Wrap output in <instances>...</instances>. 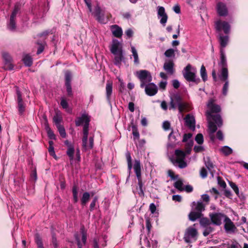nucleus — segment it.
<instances>
[{
  "label": "nucleus",
  "instance_id": "nucleus-1",
  "mask_svg": "<svg viewBox=\"0 0 248 248\" xmlns=\"http://www.w3.org/2000/svg\"><path fill=\"white\" fill-rule=\"evenodd\" d=\"M90 121V117L86 114H83L81 117H78L75 121L76 126H79L84 124L83 129L82 147L85 150H90L93 146V136H90L88 140V128L89 122Z\"/></svg>",
  "mask_w": 248,
  "mask_h": 248
},
{
  "label": "nucleus",
  "instance_id": "nucleus-2",
  "mask_svg": "<svg viewBox=\"0 0 248 248\" xmlns=\"http://www.w3.org/2000/svg\"><path fill=\"white\" fill-rule=\"evenodd\" d=\"M218 66L220 68L219 78L221 81L225 82L222 88V93L226 95L227 94L229 88V73L227 60L222 50L220 52V60L218 63Z\"/></svg>",
  "mask_w": 248,
  "mask_h": 248
},
{
  "label": "nucleus",
  "instance_id": "nucleus-3",
  "mask_svg": "<svg viewBox=\"0 0 248 248\" xmlns=\"http://www.w3.org/2000/svg\"><path fill=\"white\" fill-rule=\"evenodd\" d=\"M208 110L206 112V115L207 119H212L218 127H221L223 124L222 120L219 114L213 115L214 113H218L220 111L221 108L219 105L215 103V100L210 99L207 105Z\"/></svg>",
  "mask_w": 248,
  "mask_h": 248
},
{
  "label": "nucleus",
  "instance_id": "nucleus-4",
  "mask_svg": "<svg viewBox=\"0 0 248 248\" xmlns=\"http://www.w3.org/2000/svg\"><path fill=\"white\" fill-rule=\"evenodd\" d=\"M178 108L180 113L190 111L192 109L191 104L186 101H184L182 97L178 94L174 95L171 98L170 102V109Z\"/></svg>",
  "mask_w": 248,
  "mask_h": 248
},
{
  "label": "nucleus",
  "instance_id": "nucleus-5",
  "mask_svg": "<svg viewBox=\"0 0 248 248\" xmlns=\"http://www.w3.org/2000/svg\"><path fill=\"white\" fill-rule=\"evenodd\" d=\"M192 145L191 143L189 144V148L187 149L185 152L181 150L175 151V156L171 159V161L175 166H178L181 169L185 168L187 166L185 157L186 155L190 154Z\"/></svg>",
  "mask_w": 248,
  "mask_h": 248
},
{
  "label": "nucleus",
  "instance_id": "nucleus-6",
  "mask_svg": "<svg viewBox=\"0 0 248 248\" xmlns=\"http://www.w3.org/2000/svg\"><path fill=\"white\" fill-rule=\"evenodd\" d=\"M215 29L217 32L221 33L223 31L225 34H228L231 32V27L230 23L223 19H218L214 22Z\"/></svg>",
  "mask_w": 248,
  "mask_h": 248
},
{
  "label": "nucleus",
  "instance_id": "nucleus-7",
  "mask_svg": "<svg viewBox=\"0 0 248 248\" xmlns=\"http://www.w3.org/2000/svg\"><path fill=\"white\" fill-rule=\"evenodd\" d=\"M135 76L140 81V87L143 88L152 80L150 72L146 70H140L135 73Z\"/></svg>",
  "mask_w": 248,
  "mask_h": 248
},
{
  "label": "nucleus",
  "instance_id": "nucleus-8",
  "mask_svg": "<svg viewBox=\"0 0 248 248\" xmlns=\"http://www.w3.org/2000/svg\"><path fill=\"white\" fill-rule=\"evenodd\" d=\"M184 77L188 81H192L198 83L200 81L199 78H197L196 74L197 73L196 69L192 67L190 64H188L185 68Z\"/></svg>",
  "mask_w": 248,
  "mask_h": 248
},
{
  "label": "nucleus",
  "instance_id": "nucleus-9",
  "mask_svg": "<svg viewBox=\"0 0 248 248\" xmlns=\"http://www.w3.org/2000/svg\"><path fill=\"white\" fill-rule=\"evenodd\" d=\"M198 232L197 229L190 226L187 228L185 232L184 239L186 243H191L192 241L197 239Z\"/></svg>",
  "mask_w": 248,
  "mask_h": 248
},
{
  "label": "nucleus",
  "instance_id": "nucleus-10",
  "mask_svg": "<svg viewBox=\"0 0 248 248\" xmlns=\"http://www.w3.org/2000/svg\"><path fill=\"white\" fill-rule=\"evenodd\" d=\"M133 169L134 170L135 172L138 179V185L140 187V189L142 190V182L141 173V165L140 162L139 160H135L134 164L133 166Z\"/></svg>",
  "mask_w": 248,
  "mask_h": 248
},
{
  "label": "nucleus",
  "instance_id": "nucleus-11",
  "mask_svg": "<svg viewBox=\"0 0 248 248\" xmlns=\"http://www.w3.org/2000/svg\"><path fill=\"white\" fill-rule=\"evenodd\" d=\"M75 236L78 248H82V246L85 245L87 239L86 233L83 229H81V231L79 233L75 234Z\"/></svg>",
  "mask_w": 248,
  "mask_h": 248
},
{
  "label": "nucleus",
  "instance_id": "nucleus-12",
  "mask_svg": "<svg viewBox=\"0 0 248 248\" xmlns=\"http://www.w3.org/2000/svg\"><path fill=\"white\" fill-rule=\"evenodd\" d=\"M208 120V128L209 136L212 140H214L215 137L214 136L215 132L217 130V126L218 125L217 124L213 121L212 119H207Z\"/></svg>",
  "mask_w": 248,
  "mask_h": 248
},
{
  "label": "nucleus",
  "instance_id": "nucleus-13",
  "mask_svg": "<svg viewBox=\"0 0 248 248\" xmlns=\"http://www.w3.org/2000/svg\"><path fill=\"white\" fill-rule=\"evenodd\" d=\"M224 228L227 232H234L236 227L232 220L227 217L224 218Z\"/></svg>",
  "mask_w": 248,
  "mask_h": 248
},
{
  "label": "nucleus",
  "instance_id": "nucleus-14",
  "mask_svg": "<svg viewBox=\"0 0 248 248\" xmlns=\"http://www.w3.org/2000/svg\"><path fill=\"white\" fill-rule=\"evenodd\" d=\"M185 125L191 130L195 128V120L194 117L190 114H187L184 118Z\"/></svg>",
  "mask_w": 248,
  "mask_h": 248
},
{
  "label": "nucleus",
  "instance_id": "nucleus-15",
  "mask_svg": "<svg viewBox=\"0 0 248 248\" xmlns=\"http://www.w3.org/2000/svg\"><path fill=\"white\" fill-rule=\"evenodd\" d=\"M146 93L149 96H153L157 93V86L153 83H148L145 86Z\"/></svg>",
  "mask_w": 248,
  "mask_h": 248
},
{
  "label": "nucleus",
  "instance_id": "nucleus-16",
  "mask_svg": "<svg viewBox=\"0 0 248 248\" xmlns=\"http://www.w3.org/2000/svg\"><path fill=\"white\" fill-rule=\"evenodd\" d=\"M225 217L226 216L221 213H215L210 215L212 222L217 225L221 224L222 219L225 218Z\"/></svg>",
  "mask_w": 248,
  "mask_h": 248
},
{
  "label": "nucleus",
  "instance_id": "nucleus-17",
  "mask_svg": "<svg viewBox=\"0 0 248 248\" xmlns=\"http://www.w3.org/2000/svg\"><path fill=\"white\" fill-rule=\"evenodd\" d=\"M174 63L171 60H168L165 62L163 66L164 69L170 75H172L174 72Z\"/></svg>",
  "mask_w": 248,
  "mask_h": 248
},
{
  "label": "nucleus",
  "instance_id": "nucleus-18",
  "mask_svg": "<svg viewBox=\"0 0 248 248\" xmlns=\"http://www.w3.org/2000/svg\"><path fill=\"white\" fill-rule=\"evenodd\" d=\"M2 57L4 61L5 65L4 68L5 69L11 70L13 68V65L11 63L12 59L8 53L3 52L2 53Z\"/></svg>",
  "mask_w": 248,
  "mask_h": 248
},
{
  "label": "nucleus",
  "instance_id": "nucleus-19",
  "mask_svg": "<svg viewBox=\"0 0 248 248\" xmlns=\"http://www.w3.org/2000/svg\"><path fill=\"white\" fill-rule=\"evenodd\" d=\"M110 50L112 54L123 52L122 47L120 43L117 40H113Z\"/></svg>",
  "mask_w": 248,
  "mask_h": 248
},
{
  "label": "nucleus",
  "instance_id": "nucleus-20",
  "mask_svg": "<svg viewBox=\"0 0 248 248\" xmlns=\"http://www.w3.org/2000/svg\"><path fill=\"white\" fill-rule=\"evenodd\" d=\"M110 30L114 36L120 38L123 35L122 28L117 25H113L110 27Z\"/></svg>",
  "mask_w": 248,
  "mask_h": 248
},
{
  "label": "nucleus",
  "instance_id": "nucleus-21",
  "mask_svg": "<svg viewBox=\"0 0 248 248\" xmlns=\"http://www.w3.org/2000/svg\"><path fill=\"white\" fill-rule=\"evenodd\" d=\"M218 39L220 46L221 47V48L220 50V52H221V50H222L223 51H224L223 48L227 46L229 42V36L228 35H224L221 33H219ZM224 53L225 54V53Z\"/></svg>",
  "mask_w": 248,
  "mask_h": 248
},
{
  "label": "nucleus",
  "instance_id": "nucleus-22",
  "mask_svg": "<svg viewBox=\"0 0 248 248\" xmlns=\"http://www.w3.org/2000/svg\"><path fill=\"white\" fill-rule=\"evenodd\" d=\"M217 9L219 16H226L227 15V8L224 3L218 2L217 4Z\"/></svg>",
  "mask_w": 248,
  "mask_h": 248
},
{
  "label": "nucleus",
  "instance_id": "nucleus-23",
  "mask_svg": "<svg viewBox=\"0 0 248 248\" xmlns=\"http://www.w3.org/2000/svg\"><path fill=\"white\" fill-rule=\"evenodd\" d=\"M17 95L18 109L20 114L23 113L25 110V105L22 100L21 94L19 91H16Z\"/></svg>",
  "mask_w": 248,
  "mask_h": 248
},
{
  "label": "nucleus",
  "instance_id": "nucleus-24",
  "mask_svg": "<svg viewBox=\"0 0 248 248\" xmlns=\"http://www.w3.org/2000/svg\"><path fill=\"white\" fill-rule=\"evenodd\" d=\"M112 81L110 80L107 81L106 86V92L107 100L109 101L110 100L111 96L112 93Z\"/></svg>",
  "mask_w": 248,
  "mask_h": 248
},
{
  "label": "nucleus",
  "instance_id": "nucleus-25",
  "mask_svg": "<svg viewBox=\"0 0 248 248\" xmlns=\"http://www.w3.org/2000/svg\"><path fill=\"white\" fill-rule=\"evenodd\" d=\"M115 55L114 57V64L116 65L120 66L121 64V62L124 59V56L122 52L117 53L116 54H113Z\"/></svg>",
  "mask_w": 248,
  "mask_h": 248
},
{
  "label": "nucleus",
  "instance_id": "nucleus-26",
  "mask_svg": "<svg viewBox=\"0 0 248 248\" xmlns=\"http://www.w3.org/2000/svg\"><path fill=\"white\" fill-rule=\"evenodd\" d=\"M173 186L179 191H184V185L183 181L181 179H178L173 184Z\"/></svg>",
  "mask_w": 248,
  "mask_h": 248
},
{
  "label": "nucleus",
  "instance_id": "nucleus-27",
  "mask_svg": "<svg viewBox=\"0 0 248 248\" xmlns=\"http://www.w3.org/2000/svg\"><path fill=\"white\" fill-rule=\"evenodd\" d=\"M220 152L224 155L228 156L230 155L232 153V149L227 146H223L220 149Z\"/></svg>",
  "mask_w": 248,
  "mask_h": 248
},
{
  "label": "nucleus",
  "instance_id": "nucleus-28",
  "mask_svg": "<svg viewBox=\"0 0 248 248\" xmlns=\"http://www.w3.org/2000/svg\"><path fill=\"white\" fill-rule=\"evenodd\" d=\"M90 198V195L89 193L86 192L83 194L82 197L81 199V204L82 205H85Z\"/></svg>",
  "mask_w": 248,
  "mask_h": 248
},
{
  "label": "nucleus",
  "instance_id": "nucleus-29",
  "mask_svg": "<svg viewBox=\"0 0 248 248\" xmlns=\"http://www.w3.org/2000/svg\"><path fill=\"white\" fill-rule=\"evenodd\" d=\"M23 62L28 66H30L32 63V59L29 55H25L23 58Z\"/></svg>",
  "mask_w": 248,
  "mask_h": 248
},
{
  "label": "nucleus",
  "instance_id": "nucleus-30",
  "mask_svg": "<svg viewBox=\"0 0 248 248\" xmlns=\"http://www.w3.org/2000/svg\"><path fill=\"white\" fill-rule=\"evenodd\" d=\"M201 213L199 212H191L189 215V218L190 220L195 221L201 217Z\"/></svg>",
  "mask_w": 248,
  "mask_h": 248
},
{
  "label": "nucleus",
  "instance_id": "nucleus-31",
  "mask_svg": "<svg viewBox=\"0 0 248 248\" xmlns=\"http://www.w3.org/2000/svg\"><path fill=\"white\" fill-rule=\"evenodd\" d=\"M74 153L75 149L74 146H70L69 147L67 148L66 154L69 156L70 160H73Z\"/></svg>",
  "mask_w": 248,
  "mask_h": 248
},
{
  "label": "nucleus",
  "instance_id": "nucleus-32",
  "mask_svg": "<svg viewBox=\"0 0 248 248\" xmlns=\"http://www.w3.org/2000/svg\"><path fill=\"white\" fill-rule=\"evenodd\" d=\"M131 51L132 53V56L134 57V63L135 64H138L139 63V56L138 54V52L134 46H131Z\"/></svg>",
  "mask_w": 248,
  "mask_h": 248
},
{
  "label": "nucleus",
  "instance_id": "nucleus-33",
  "mask_svg": "<svg viewBox=\"0 0 248 248\" xmlns=\"http://www.w3.org/2000/svg\"><path fill=\"white\" fill-rule=\"evenodd\" d=\"M205 165L206 167L208 168L209 171L212 172V170L214 168V165L213 164V163L210 160V158L209 157H206L205 158Z\"/></svg>",
  "mask_w": 248,
  "mask_h": 248
},
{
  "label": "nucleus",
  "instance_id": "nucleus-34",
  "mask_svg": "<svg viewBox=\"0 0 248 248\" xmlns=\"http://www.w3.org/2000/svg\"><path fill=\"white\" fill-rule=\"evenodd\" d=\"M200 74L203 81H206L207 79V73L205 67L203 65L201 66L200 70Z\"/></svg>",
  "mask_w": 248,
  "mask_h": 248
},
{
  "label": "nucleus",
  "instance_id": "nucleus-35",
  "mask_svg": "<svg viewBox=\"0 0 248 248\" xmlns=\"http://www.w3.org/2000/svg\"><path fill=\"white\" fill-rule=\"evenodd\" d=\"M72 193L73 196V201L75 203L78 202V188L76 186H74L72 188Z\"/></svg>",
  "mask_w": 248,
  "mask_h": 248
},
{
  "label": "nucleus",
  "instance_id": "nucleus-36",
  "mask_svg": "<svg viewBox=\"0 0 248 248\" xmlns=\"http://www.w3.org/2000/svg\"><path fill=\"white\" fill-rule=\"evenodd\" d=\"M53 122L56 125L57 127L58 125H62L61 124V122L62 121V118L60 115L58 113H56V115H55L53 117Z\"/></svg>",
  "mask_w": 248,
  "mask_h": 248
},
{
  "label": "nucleus",
  "instance_id": "nucleus-37",
  "mask_svg": "<svg viewBox=\"0 0 248 248\" xmlns=\"http://www.w3.org/2000/svg\"><path fill=\"white\" fill-rule=\"evenodd\" d=\"M16 28V21L15 16H11L10 18L9 24L8 25V28L13 31L15 30Z\"/></svg>",
  "mask_w": 248,
  "mask_h": 248
},
{
  "label": "nucleus",
  "instance_id": "nucleus-38",
  "mask_svg": "<svg viewBox=\"0 0 248 248\" xmlns=\"http://www.w3.org/2000/svg\"><path fill=\"white\" fill-rule=\"evenodd\" d=\"M46 129L47 131V135H48V136L49 137V138L50 139H53V140L55 139V134H54L52 130H51L50 128L48 126V125H46Z\"/></svg>",
  "mask_w": 248,
  "mask_h": 248
},
{
  "label": "nucleus",
  "instance_id": "nucleus-39",
  "mask_svg": "<svg viewBox=\"0 0 248 248\" xmlns=\"http://www.w3.org/2000/svg\"><path fill=\"white\" fill-rule=\"evenodd\" d=\"M132 134L134 139H138L140 137V134L137 127L135 125L132 126Z\"/></svg>",
  "mask_w": 248,
  "mask_h": 248
},
{
  "label": "nucleus",
  "instance_id": "nucleus-40",
  "mask_svg": "<svg viewBox=\"0 0 248 248\" xmlns=\"http://www.w3.org/2000/svg\"><path fill=\"white\" fill-rule=\"evenodd\" d=\"M57 128L62 138H65L66 134L64 127L62 125H58Z\"/></svg>",
  "mask_w": 248,
  "mask_h": 248
},
{
  "label": "nucleus",
  "instance_id": "nucleus-41",
  "mask_svg": "<svg viewBox=\"0 0 248 248\" xmlns=\"http://www.w3.org/2000/svg\"><path fill=\"white\" fill-rule=\"evenodd\" d=\"M96 20L101 23L106 24L109 19L108 16H96Z\"/></svg>",
  "mask_w": 248,
  "mask_h": 248
},
{
  "label": "nucleus",
  "instance_id": "nucleus-42",
  "mask_svg": "<svg viewBox=\"0 0 248 248\" xmlns=\"http://www.w3.org/2000/svg\"><path fill=\"white\" fill-rule=\"evenodd\" d=\"M195 209L197 212L201 213L202 211L204 210V205L202 202H198L196 204Z\"/></svg>",
  "mask_w": 248,
  "mask_h": 248
},
{
  "label": "nucleus",
  "instance_id": "nucleus-43",
  "mask_svg": "<svg viewBox=\"0 0 248 248\" xmlns=\"http://www.w3.org/2000/svg\"><path fill=\"white\" fill-rule=\"evenodd\" d=\"M35 242L36 243V244L37 245L38 248H44L43 247V243L42 242V240H41V238L40 237V236L38 234H36L35 235Z\"/></svg>",
  "mask_w": 248,
  "mask_h": 248
},
{
  "label": "nucleus",
  "instance_id": "nucleus-44",
  "mask_svg": "<svg viewBox=\"0 0 248 248\" xmlns=\"http://www.w3.org/2000/svg\"><path fill=\"white\" fill-rule=\"evenodd\" d=\"M61 106L63 109H65L66 110H67L68 108V104L67 100L64 97H62L61 98Z\"/></svg>",
  "mask_w": 248,
  "mask_h": 248
},
{
  "label": "nucleus",
  "instance_id": "nucleus-45",
  "mask_svg": "<svg viewBox=\"0 0 248 248\" xmlns=\"http://www.w3.org/2000/svg\"><path fill=\"white\" fill-rule=\"evenodd\" d=\"M164 55L167 57H171L174 56V50L172 48H170L167 50Z\"/></svg>",
  "mask_w": 248,
  "mask_h": 248
},
{
  "label": "nucleus",
  "instance_id": "nucleus-46",
  "mask_svg": "<svg viewBox=\"0 0 248 248\" xmlns=\"http://www.w3.org/2000/svg\"><path fill=\"white\" fill-rule=\"evenodd\" d=\"M195 140L198 144H202L203 141V137L202 135V134H198L195 138Z\"/></svg>",
  "mask_w": 248,
  "mask_h": 248
},
{
  "label": "nucleus",
  "instance_id": "nucleus-47",
  "mask_svg": "<svg viewBox=\"0 0 248 248\" xmlns=\"http://www.w3.org/2000/svg\"><path fill=\"white\" fill-rule=\"evenodd\" d=\"M65 84H71V74L67 72L65 74Z\"/></svg>",
  "mask_w": 248,
  "mask_h": 248
},
{
  "label": "nucleus",
  "instance_id": "nucleus-48",
  "mask_svg": "<svg viewBox=\"0 0 248 248\" xmlns=\"http://www.w3.org/2000/svg\"><path fill=\"white\" fill-rule=\"evenodd\" d=\"M157 14L158 16H167L165 14V8L162 6L157 7Z\"/></svg>",
  "mask_w": 248,
  "mask_h": 248
},
{
  "label": "nucleus",
  "instance_id": "nucleus-49",
  "mask_svg": "<svg viewBox=\"0 0 248 248\" xmlns=\"http://www.w3.org/2000/svg\"><path fill=\"white\" fill-rule=\"evenodd\" d=\"M20 8V5L19 4H16L15 6L14 9L13 11L12 14L11 16H16L18 14V12Z\"/></svg>",
  "mask_w": 248,
  "mask_h": 248
},
{
  "label": "nucleus",
  "instance_id": "nucleus-50",
  "mask_svg": "<svg viewBox=\"0 0 248 248\" xmlns=\"http://www.w3.org/2000/svg\"><path fill=\"white\" fill-rule=\"evenodd\" d=\"M97 200H98V198L97 197H95L93 199V200L92 202H91L90 205V210L91 211H93L95 205H96V203L97 202Z\"/></svg>",
  "mask_w": 248,
  "mask_h": 248
},
{
  "label": "nucleus",
  "instance_id": "nucleus-51",
  "mask_svg": "<svg viewBox=\"0 0 248 248\" xmlns=\"http://www.w3.org/2000/svg\"><path fill=\"white\" fill-rule=\"evenodd\" d=\"M168 174L172 180L177 179L178 178V175H175L174 172L172 170H169L168 171Z\"/></svg>",
  "mask_w": 248,
  "mask_h": 248
},
{
  "label": "nucleus",
  "instance_id": "nucleus-52",
  "mask_svg": "<svg viewBox=\"0 0 248 248\" xmlns=\"http://www.w3.org/2000/svg\"><path fill=\"white\" fill-rule=\"evenodd\" d=\"M65 86L68 95L69 96H71L72 95V91L71 84H65Z\"/></svg>",
  "mask_w": 248,
  "mask_h": 248
},
{
  "label": "nucleus",
  "instance_id": "nucleus-53",
  "mask_svg": "<svg viewBox=\"0 0 248 248\" xmlns=\"http://www.w3.org/2000/svg\"><path fill=\"white\" fill-rule=\"evenodd\" d=\"M213 230L210 227H207L206 228L205 230L203 232V234L204 236H207L208 235H209L212 232Z\"/></svg>",
  "mask_w": 248,
  "mask_h": 248
},
{
  "label": "nucleus",
  "instance_id": "nucleus-54",
  "mask_svg": "<svg viewBox=\"0 0 248 248\" xmlns=\"http://www.w3.org/2000/svg\"><path fill=\"white\" fill-rule=\"evenodd\" d=\"M94 14L96 15V16H100V15L102 14V10L98 5H97L95 7Z\"/></svg>",
  "mask_w": 248,
  "mask_h": 248
},
{
  "label": "nucleus",
  "instance_id": "nucleus-55",
  "mask_svg": "<svg viewBox=\"0 0 248 248\" xmlns=\"http://www.w3.org/2000/svg\"><path fill=\"white\" fill-rule=\"evenodd\" d=\"M170 124L168 121H165L163 124V128L164 130H167L170 128Z\"/></svg>",
  "mask_w": 248,
  "mask_h": 248
},
{
  "label": "nucleus",
  "instance_id": "nucleus-56",
  "mask_svg": "<svg viewBox=\"0 0 248 248\" xmlns=\"http://www.w3.org/2000/svg\"><path fill=\"white\" fill-rule=\"evenodd\" d=\"M202 199L203 201V202H206L207 204H208L210 201V198L209 196L207 194H203L202 196Z\"/></svg>",
  "mask_w": 248,
  "mask_h": 248
},
{
  "label": "nucleus",
  "instance_id": "nucleus-57",
  "mask_svg": "<svg viewBox=\"0 0 248 248\" xmlns=\"http://www.w3.org/2000/svg\"><path fill=\"white\" fill-rule=\"evenodd\" d=\"M230 186H231V187L233 189V190L234 191L235 193L237 195H238L239 189H238L237 186L234 183H231L230 184Z\"/></svg>",
  "mask_w": 248,
  "mask_h": 248
},
{
  "label": "nucleus",
  "instance_id": "nucleus-58",
  "mask_svg": "<svg viewBox=\"0 0 248 248\" xmlns=\"http://www.w3.org/2000/svg\"><path fill=\"white\" fill-rule=\"evenodd\" d=\"M207 172L206 170L204 168H202L200 171V175L202 177L205 178L207 176Z\"/></svg>",
  "mask_w": 248,
  "mask_h": 248
},
{
  "label": "nucleus",
  "instance_id": "nucleus-59",
  "mask_svg": "<svg viewBox=\"0 0 248 248\" xmlns=\"http://www.w3.org/2000/svg\"><path fill=\"white\" fill-rule=\"evenodd\" d=\"M173 10L177 14H179L181 13L180 7L178 4L175 5L173 7Z\"/></svg>",
  "mask_w": 248,
  "mask_h": 248
},
{
  "label": "nucleus",
  "instance_id": "nucleus-60",
  "mask_svg": "<svg viewBox=\"0 0 248 248\" xmlns=\"http://www.w3.org/2000/svg\"><path fill=\"white\" fill-rule=\"evenodd\" d=\"M192 136V135L190 133L185 134L183 137V142L187 141L188 140L191 138Z\"/></svg>",
  "mask_w": 248,
  "mask_h": 248
},
{
  "label": "nucleus",
  "instance_id": "nucleus-61",
  "mask_svg": "<svg viewBox=\"0 0 248 248\" xmlns=\"http://www.w3.org/2000/svg\"><path fill=\"white\" fill-rule=\"evenodd\" d=\"M217 138L220 140H223V134L221 131L218 130L217 133Z\"/></svg>",
  "mask_w": 248,
  "mask_h": 248
},
{
  "label": "nucleus",
  "instance_id": "nucleus-62",
  "mask_svg": "<svg viewBox=\"0 0 248 248\" xmlns=\"http://www.w3.org/2000/svg\"><path fill=\"white\" fill-rule=\"evenodd\" d=\"M149 208L152 214H154L155 212L156 208L154 203H152L150 204Z\"/></svg>",
  "mask_w": 248,
  "mask_h": 248
},
{
  "label": "nucleus",
  "instance_id": "nucleus-63",
  "mask_svg": "<svg viewBox=\"0 0 248 248\" xmlns=\"http://www.w3.org/2000/svg\"><path fill=\"white\" fill-rule=\"evenodd\" d=\"M172 85L175 89H178L180 86V83L177 80H173Z\"/></svg>",
  "mask_w": 248,
  "mask_h": 248
},
{
  "label": "nucleus",
  "instance_id": "nucleus-64",
  "mask_svg": "<svg viewBox=\"0 0 248 248\" xmlns=\"http://www.w3.org/2000/svg\"><path fill=\"white\" fill-rule=\"evenodd\" d=\"M231 248H241V246L237 242H233L230 247Z\"/></svg>",
  "mask_w": 248,
  "mask_h": 248
}]
</instances>
